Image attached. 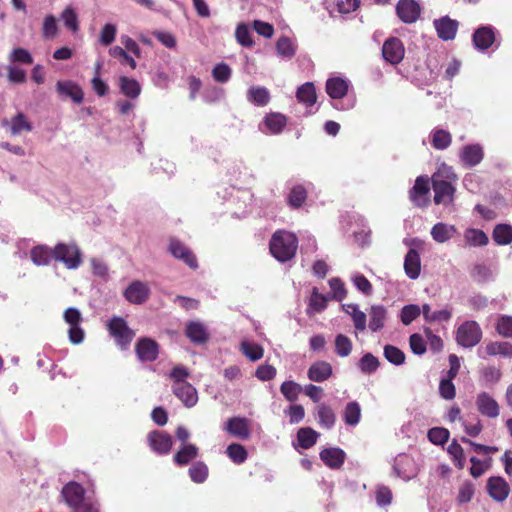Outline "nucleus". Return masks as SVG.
Here are the masks:
<instances>
[{
	"label": "nucleus",
	"mask_w": 512,
	"mask_h": 512,
	"mask_svg": "<svg viewBox=\"0 0 512 512\" xmlns=\"http://www.w3.org/2000/svg\"><path fill=\"white\" fill-rule=\"evenodd\" d=\"M269 249L273 257L279 262H287L291 260L298 249V239L295 234L277 230L271 237Z\"/></svg>",
	"instance_id": "obj_1"
},
{
	"label": "nucleus",
	"mask_w": 512,
	"mask_h": 512,
	"mask_svg": "<svg viewBox=\"0 0 512 512\" xmlns=\"http://www.w3.org/2000/svg\"><path fill=\"white\" fill-rule=\"evenodd\" d=\"M53 259L62 262L67 269H77L82 263V254L75 243H58L53 248Z\"/></svg>",
	"instance_id": "obj_2"
},
{
	"label": "nucleus",
	"mask_w": 512,
	"mask_h": 512,
	"mask_svg": "<svg viewBox=\"0 0 512 512\" xmlns=\"http://www.w3.org/2000/svg\"><path fill=\"white\" fill-rule=\"evenodd\" d=\"M481 339L482 330L476 321H465L456 330V342L464 348L476 346Z\"/></svg>",
	"instance_id": "obj_3"
},
{
	"label": "nucleus",
	"mask_w": 512,
	"mask_h": 512,
	"mask_svg": "<svg viewBox=\"0 0 512 512\" xmlns=\"http://www.w3.org/2000/svg\"><path fill=\"white\" fill-rule=\"evenodd\" d=\"M107 327L110 335L122 349H126L135 336V332L128 327L126 321L121 317H112Z\"/></svg>",
	"instance_id": "obj_4"
},
{
	"label": "nucleus",
	"mask_w": 512,
	"mask_h": 512,
	"mask_svg": "<svg viewBox=\"0 0 512 512\" xmlns=\"http://www.w3.org/2000/svg\"><path fill=\"white\" fill-rule=\"evenodd\" d=\"M65 322L70 326L68 330L69 340L72 344H80L84 340L85 332L80 327L83 318L81 312L74 307L67 308L63 313Z\"/></svg>",
	"instance_id": "obj_5"
},
{
	"label": "nucleus",
	"mask_w": 512,
	"mask_h": 512,
	"mask_svg": "<svg viewBox=\"0 0 512 512\" xmlns=\"http://www.w3.org/2000/svg\"><path fill=\"white\" fill-rule=\"evenodd\" d=\"M430 180L427 176H418L414 186L409 190V199L419 208L427 207L430 203Z\"/></svg>",
	"instance_id": "obj_6"
},
{
	"label": "nucleus",
	"mask_w": 512,
	"mask_h": 512,
	"mask_svg": "<svg viewBox=\"0 0 512 512\" xmlns=\"http://www.w3.org/2000/svg\"><path fill=\"white\" fill-rule=\"evenodd\" d=\"M404 55L405 47L399 38L390 37L384 41L382 56L386 62L391 65H398L403 60Z\"/></svg>",
	"instance_id": "obj_7"
},
{
	"label": "nucleus",
	"mask_w": 512,
	"mask_h": 512,
	"mask_svg": "<svg viewBox=\"0 0 512 512\" xmlns=\"http://www.w3.org/2000/svg\"><path fill=\"white\" fill-rule=\"evenodd\" d=\"M150 448L158 455H166L171 451L172 437L165 431L154 430L147 436Z\"/></svg>",
	"instance_id": "obj_8"
},
{
	"label": "nucleus",
	"mask_w": 512,
	"mask_h": 512,
	"mask_svg": "<svg viewBox=\"0 0 512 512\" xmlns=\"http://www.w3.org/2000/svg\"><path fill=\"white\" fill-rule=\"evenodd\" d=\"M135 353L142 362H153L159 355V345L155 340L143 337L136 342Z\"/></svg>",
	"instance_id": "obj_9"
},
{
	"label": "nucleus",
	"mask_w": 512,
	"mask_h": 512,
	"mask_svg": "<svg viewBox=\"0 0 512 512\" xmlns=\"http://www.w3.org/2000/svg\"><path fill=\"white\" fill-rule=\"evenodd\" d=\"M396 14L406 24L415 23L421 14V7L415 0H399L396 5Z\"/></svg>",
	"instance_id": "obj_10"
},
{
	"label": "nucleus",
	"mask_w": 512,
	"mask_h": 512,
	"mask_svg": "<svg viewBox=\"0 0 512 512\" xmlns=\"http://www.w3.org/2000/svg\"><path fill=\"white\" fill-rule=\"evenodd\" d=\"M123 295L129 303L140 305L149 299L150 289L146 283L136 280L125 289Z\"/></svg>",
	"instance_id": "obj_11"
},
{
	"label": "nucleus",
	"mask_w": 512,
	"mask_h": 512,
	"mask_svg": "<svg viewBox=\"0 0 512 512\" xmlns=\"http://www.w3.org/2000/svg\"><path fill=\"white\" fill-rule=\"evenodd\" d=\"M169 251L176 259L183 261L190 268L196 269L198 267L195 254L181 241L171 239L169 243Z\"/></svg>",
	"instance_id": "obj_12"
},
{
	"label": "nucleus",
	"mask_w": 512,
	"mask_h": 512,
	"mask_svg": "<svg viewBox=\"0 0 512 512\" xmlns=\"http://www.w3.org/2000/svg\"><path fill=\"white\" fill-rule=\"evenodd\" d=\"M434 190L435 204L448 205L453 201L455 187L453 182L443 180H431Z\"/></svg>",
	"instance_id": "obj_13"
},
{
	"label": "nucleus",
	"mask_w": 512,
	"mask_h": 512,
	"mask_svg": "<svg viewBox=\"0 0 512 512\" xmlns=\"http://www.w3.org/2000/svg\"><path fill=\"white\" fill-rule=\"evenodd\" d=\"M186 337L194 344L203 345L210 338L206 325L200 321H188L185 327Z\"/></svg>",
	"instance_id": "obj_14"
},
{
	"label": "nucleus",
	"mask_w": 512,
	"mask_h": 512,
	"mask_svg": "<svg viewBox=\"0 0 512 512\" xmlns=\"http://www.w3.org/2000/svg\"><path fill=\"white\" fill-rule=\"evenodd\" d=\"M476 407L481 415L488 418H497L500 414L498 402L487 392H481L477 395Z\"/></svg>",
	"instance_id": "obj_15"
},
{
	"label": "nucleus",
	"mask_w": 512,
	"mask_h": 512,
	"mask_svg": "<svg viewBox=\"0 0 512 512\" xmlns=\"http://www.w3.org/2000/svg\"><path fill=\"white\" fill-rule=\"evenodd\" d=\"M172 392L188 408L195 406L198 402L197 390L189 382L172 385Z\"/></svg>",
	"instance_id": "obj_16"
},
{
	"label": "nucleus",
	"mask_w": 512,
	"mask_h": 512,
	"mask_svg": "<svg viewBox=\"0 0 512 512\" xmlns=\"http://www.w3.org/2000/svg\"><path fill=\"white\" fill-rule=\"evenodd\" d=\"M225 430L232 436L247 440L251 435L249 420L244 417H231L227 420Z\"/></svg>",
	"instance_id": "obj_17"
},
{
	"label": "nucleus",
	"mask_w": 512,
	"mask_h": 512,
	"mask_svg": "<svg viewBox=\"0 0 512 512\" xmlns=\"http://www.w3.org/2000/svg\"><path fill=\"white\" fill-rule=\"evenodd\" d=\"M487 491L491 498L502 502L508 497L510 487L504 478L493 476L487 480Z\"/></svg>",
	"instance_id": "obj_18"
},
{
	"label": "nucleus",
	"mask_w": 512,
	"mask_h": 512,
	"mask_svg": "<svg viewBox=\"0 0 512 512\" xmlns=\"http://www.w3.org/2000/svg\"><path fill=\"white\" fill-rule=\"evenodd\" d=\"M438 37L443 41L453 40L458 30V22L444 16L440 19H436L433 22Z\"/></svg>",
	"instance_id": "obj_19"
},
{
	"label": "nucleus",
	"mask_w": 512,
	"mask_h": 512,
	"mask_svg": "<svg viewBox=\"0 0 512 512\" xmlns=\"http://www.w3.org/2000/svg\"><path fill=\"white\" fill-rule=\"evenodd\" d=\"M475 47L479 50H487L495 41V31L492 26H481L475 30L472 36Z\"/></svg>",
	"instance_id": "obj_20"
},
{
	"label": "nucleus",
	"mask_w": 512,
	"mask_h": 512,
	"mask_svg": "<svg viewBox=\"0 0 512 512\" xmlns=\"http://www.w3.org/2000/svg\"><path fill=\"white\" fill-rule=\"evenodd\" d=\"M84 495V488L77 482H69L62 489L65 502L73 509L85 500Z\"/></svg>",
	"instance_id": "obj_21"
},
{
	"label": "nucleus",
	"mask_w": 512,
	"mask_h": 512,
	"mask_svg": "<svg viewBox=\"0 0 512 512\" xmlns=\"http://www.w3.org/2000/svg\"><path fill=\"white\" fill-rule=\"evenodd\" d=\"M56 91L65 97L71 98L75 103L80 104L84 99L82 88L73 81H58Z\"/></svg>",
	"instance_id": "obj_22"
},
{
	"label": "nucleus",
	"mask_w": 512,
	"mask_h": 512,
	"mask_svg": "<svg viewBox=\"0 0 512 512\" xmlns=\"http://www.w3.org/2000/svg\"><path fill=\"white\" fill-rule=\"evenodd\" d=\"M320 459L331 469H339L344 464L345 452L340 448H325L320 452Z\"/></svg>",
	"instance_id": "obj_23"
},
{
	"label": "nucleus",
	"mask_w": 512,
	"mask_h": 512,
	"mask_svg": "<svg viewBox=\"0 0 512 512\" xmlns=\"http://www.w3.org/2000/svg\"><path fill=\"white\" fill-rule=\"evenodd\" d=\"M264 132L270 134H280L287 124L285 115L279 112H272L267 114L263 119Z\"/></svg>",
	"instance_id": "obj_24"
},
{
	"label": "nucleus",
	"mask_w": 512,
	"mask_h": 512,
	"mask_svg": "<svg viewBox=\"0 0 512 512\" xmlns=\"http://www.w3.org/2000/svg\"><path fill=\"white\" fill-rule=\"evenodd\" d=\"M483 157V149L478 144L464 146L460 154L461 161L466 167L476 166L483 160Z\"/></svg>",
	"instance_id": "obj_25"
},
{
	"label": "nucleus",
	"mask_w": 512,
	"mask_h": 512,
	"mask_svg": "<svg viewBox=\"0 0 512 512\" xmlns=\"http://www.w3.org/2000/svg\"><path fill=\"white\" fill-rule=\"evenodd\" d=\"M332 366L326 361L314 362L307 371V376L311 381L324 382L332 376Z\"/></svg>",
	"instance_id": "obj_26"
},
{
	"label": "nucleus",
	"mask_w": 512,
	"mask_h": 512,
	"mask_svg": "<svg viewBox=\"0 0 512 512\" xmlns=\"http://www.w3.org/2000/svg\"><path fill=\"white\" fill-rule=\"evenodd\" d=\"M404 270L410 279H417L421 272L420 255L415 249H410L404 259Z\"/></svg>",
	"instance_id": "obj_27"
},
{
	"label": "nucleus",
	"mask_w": 512,
	"mask_h": 512,
	"mask_svg": "<svg viewBox=\"0 0 512 512\" xmlns=\"http://www.w3.org/2000/svg\"><path fill=\"white\" fill-rule=\"evenodd\" d=\"M199 454L195 444H184L174 455L173 461L177 466H185L194 460Z\"/></svg>",
	"instance_id": "obj_28"
},
{
	"label": "nucleus",
	"mask_w": 512,
	"mask_h": 512,
	"mask_svg": "<svg viewBox=\"0 0 512 512\" xmlns=\"http://www.w3.org/2000/svg\"><path fill=\"white\" fill-rule=\"evenodd\" d=\"M326 92L332 99H342L348 92V83L340 78H330L326 82Z\"/></svg>",
	"instance_id": "obj_29"
},
{
	"label": "nucleus",
	"mask_w": 512,
	"mask_h": 512,
	"mask_svg": "<svg viewBox=\"0 0 512 512\" xmlns=\"http://www.w3.org/2000/svg\"><path fill=\"white\" fill-rule=\"evenodd\" d=\"M270 99V93L265 87L252 86L247 91V100L256 106H266L270 102Z\"/></svg>",
	"instance_id": "obj_30"
},
{
	"label": "nucleus",
	"mask_w": 512,
	"mask_h": 512,
	"mask_svg": "<svg viewBox=\"0 0 512 512\" xmlns=\"http://www.w3.org/2000/svg\"><path fill=\"white\" fill-rule=\"evenodd\" d=\"M119 88L122 94L131 99L137 98L141 93L139 82L127 76H121L119 78Z\"/></svg>",
	"instance_id": "obj_31"
},
{
	"label": "nucleus",
	"mask_w": 512,
	"mask_h": 512,
	"mask_svg": "<svg viewBox=\"0 0 512 512\" xmlns=\"http://www.w3.org/2000/svg\"><path fill=\"white\" fill-rule=\"evenodd\" d=\"M456 232L455 227L445 223H437L431 229L432 238L438 243H444L451 239Z\"/></svg>",
	"instance_id": "obj_32"
},
{
	"label": "nucleus",
	"mask_w": 512,
	"mask_h": 512,
	"mask_svg": "<svg viewBox=\"0 0 512 512\" xmlns=\"http://www.w3.org/2000/svg\"><path fill=\"white\" fill-rule=\"evenodd\" d=\"M31 259L38 266L48 265L53 259V249L44 245H38L31 250Z\"/></svg>",
	"instance_id": "obj_33"
},
{
	"label": "nucleus",
	"mask_w": 512,
	"mask_h": 512,
	"mask_svg": "<svg viewBox=\"0 0 512 512\" xmlns=\"http://www.w3.org/2000/svg\"><path fill=\"white\" fill-rule=\"evenodd\" d=\"M307 200V190L303 185H295L291 188L287 203L292 208H300Z\"/></svg>",
	"instance_id": "obj_34"
},
{
	"label": "nucleus",
	"mask_w": 512,
	"mask_h": 512,
	"mask_svg": "<svg viewBox=\"0 0 512 512\" xmlns=\"http://www.w3.org/2000/svg\"><path fill=\"white\" fill-rule=\"evenodd\" d=\"M296 97L299 102L306 104L307 106H312L316 103V89L313 83L306 82L302 86H300L297 90Z\"/></svg>",
	"instance_id": "obj_35"
},
{
	"label": "nucleus",
	"mask_w": 512,
	"mask_h": 512,
	"mask_svg": "<svg viewBox=\"0 0 512 512\" xmlns=\"http://www.w3.org/2000/svg\"><path fill=\"white\" fill-rule=\"evenodd\" d=\"M319 434L310 427L300 428L297 432L298 444L303 449H309L315 445Z\"/></svg>",
	"instance_id": "obj_36"
},
{
	"label": "nucleus",
	"mask_w": 512,
	"mask_h": 512,
	"mask_svg": "<svg viewBox=\"0 0 512 512\" xmlns=\"http://www.w3.org/2000/svg\"><path fill=\"white\" fill-rule=\"evenodd\" d=\"M485 352L489 356L501 355L503 357H512V344L509 342H489L485 346Z\"/></svg>",
	"instance_id": "obj_37"
},
{
	"label": "nucleus",
	"mask_w": 512,
	"mask_h": 512,
	"mask_svg": "<svg viewBox=\"0 0 512 512\" xmlns=\"http://www.w3.org/2000/svg\"><path fill=\"white\" fill-rule=\"evenodd\" d=\"M386 320V309L383 306H372L370 310L369 328L378 331L384 327Z\"/></svg>",
	"instance_id": "obj_38"
},
{
	"label": "nucleus",
	"mask_w": 512,
	"mask_h": 512,
	"mask_svg": "<svg viewBox=\"0 0 512 512\" xmlns=\"http://www.w3.org/2000/svg\"><path fill=\"white\" fill-rule=\"evenodd\" d=\"M493 240L498 245H508L512 242V226L508 224H498L492 233Z\"/></svg>",
	"instance_id": "obj_39"
},
{
	"label": "nucleus",
	"mask_w": 512,
	"mask_h": 512,
	"mask_svg": "<svg viewBox=\"0 0 512 512\" xmlns=\"http://www.w3.org/2000/svg\"><path fill=\"white\" fill-rule=\"evenodd\" d=\"M361 417V408L356 401L349 402L343 413L344 422L347 425L355 426L359 423Z\"/></svg>",
	"instance_id": "obj_40"
},
{
	"label": "nucleus",
	"mask_w": 512,
	"mask_h": 512,
	"mask_svg": "<svg viewBox=\"0 0 512 512\" xmlns=\"http://www.w3.org/2000/svg\"><path fill=\"white\" fill-rule=\"evenodd\" d=\"M276 50L279 56L290 59L296 53V45L289 37L282 36L276 42Z\"/></svg>",
	"instance_id": "obj_41"
},
{
	"label": "nucleus",
	"mask_w": 512,
	"mask_h": 512,
	"mask_svg": "<svg viewBox=\"0 0 512 512\" xmlns=\"http://www.w3.org/2000/svg\"><path fill=\"white\" fill-rule=\"evenodd\" d=\"M326 307H327L326 296L319 293L317 288H313L310 299H309L307 314H310L311 311L320 313L323 310H325Z\"/></svg>",
	"instance_id": "obj_42"
},
{
	"label": "nucleus",
	"mask_w": 512,
	"mask_h": 512,
	"mask_svg": "<svg viewBox=\"0 0 512 512\" xmlns=\"http://www.w3.org/2000/svg\"><path fill=\"white\" fill-rule=\"evenodd\" d=\"M452 142L451 134L444 129H436L432 133V146L437 150H444Z\"/></svg>",
	"instance_id": "obj_43"
},
{
	"label": "nucleus",
	"mask_w": 512,
	"mask_h": 512,
	"mask_svg": "<svg viewBox=\"0 0 512 512\" xmlns=\"http://www.w3.org/2000/svg\"><path fill=\"white\" fill-rule=\"evenodd\" d=\"M447 451L451 456L454 465L459 470H462L465 467V454L462 446L456 440H453L448 446Z\"/></svg>",
	"instance_id": "obj_44"
},
{
	"label": "nucleus",
	"mask_w": 512,
	"mask_h": 512,
	"mask_svg": "<svg viewBox=\"0 0 512 512\" xmlns=\"http://www.w3.org/2000/svg\"><path fill=\"white\" fill-rule=\"evenodd\" d=\"M380 366V362L377 357H375L372 353L364 354L359 362L358 367L364 374H372L374 373Z\"/></svg>",
	"instance_id": "obj_45"
},
{
	"label": "nucleus",
	"mask_w": 512,
	"mask_h": 512,
	"mask_svg": "<svg viewBox=\"0 0 512 512\" xmlns=\"http://www.w3.org/2000/svg\"><path fill=\"white\" fill-rule=\"evenodd\" d=\"M188 473L193 482L200 484L208 477V467L204 462L198 461L192 464Z\"/></svg>",
	"instance_id": "obj_46"
},
{
	"label": "nucleus",
	"mask_w": 512,
	"mask_h": 512,
	"mask_svg": "<svg viewBox=\"0 0 512 512\" xmlns=\"http://www.w3.org/2000/svg\"><path fill=\"white\" fill-rule=\"evenodd\" d=\"M464 237L470 246H485L489 241L487 235L482 230L473 228L467 229Z\"/></svg>",
	"instance_id": "obj_47"
},
{
	"label": "nucleus",
	"mask_w": 512,
	"mask_h": 512,
	"mask_svg": "<svg viewBox=\"0 0 512 512\" xmlns=\"http://www.w3.org/2000/svg\"><path fill=\"white\" fill-rule=\"evenodd\" d=\"M226 454L235 464L244 463L248 456L245 447L238 443H231L226 449Z\"/></svg>",
	"instance_id": "obj_48"
},
{
	"label": "nucleus",
	"mask_w": 512,
	"mask_h": 512,
	"mask_svg": "<svg viewBox=\"0 0 512 512\" xmlns=\"http://www.w3.org/2000/svg\"><path fill=\"white\" fill-rule=\"evenodd\" d=\"M32 130L31 123L27 120L26 116L19 112L11 120V133L12 135L20 134L22 131L30 132Z\"/></svg>",
	"instance_id": "obj_49"
},
{
	"label": "nucleus",
	"mask_w": 512,
	"mask_h": 512,
	"mask_svg": "<svg viewBox=\"0 0 512 512\" xmlns=\"http://www.w3.org/2000/svg\"><path fill=\"white\" fill-rule=\"evenodd\" d=\"M384 357L388 362L397 366L402 365L406 359L404 352L393 345H386L384 347Z\"/></svg>",
	"instance_id": "obj_50"
},
{
	"label": "nucleus",
	"mask_w": 512,
	"mask_h": 512,
	"mask_svg": "<svg viewBox=\"0 0 512 512\" xmlns=\"http://www.w3.org/2000/svg\"><path fill=\"white\" fill-rule=\"evenodd\" d=\"M335 353L340 357H347L352 351V341L344 334L335 337Z\"/></svg>",
	"instance_id": "obj_51"
},
{
	"label": "nucleus",
	"mask_w": 512,
	"mask_h": 512,
	"mask_svg": "<svg viewBox=\"0 0 512 512\" xmlns=\"http://www.w3.org/2000/svg\"><path fill=\"white\" fill-rule=\"evenodd\" d=\"M280 391L288 401L293 402L298 398L302 387L294 381H284L281 384Z\"/></svg>",
	"instance_id": "obj_52"
},
{
	"label": "nucleus",
	"mask_w": 512,
	"mask_h": 512,
	"mask_svg": "<svg viewBox=\"0 0 512 512\" xmlns=\"http://www.w3.org/2000/svg\"><path fill=\"white\" fill-rule=\"evenodd\" d=\"M318 417L320 425L328 429L334 425L336 420L333 410L325 404L318 406Z\"/></svg>",
	"instance_id": "obj_53"
},
{
	"label": "nucleus",
	"mask_w": 512,
	"mask_h": 512,
	"mask_svg": "<svg viewBox=\"0 0 512 512\" xmlns=\"http://www.w3.org/2000/svg\"><path fill=\"white\" fill-rule=\"evenodd\" d=\"M491 458L485 460V461H482L480 459H478L477 457L475 456H472L470 458V462L472 464L469 472L471 474V476L473 478H479L480 476H482L491 466Z\"/></svg>",
	"instance_id": "obj_54"
},
{
	"label": "nucleus",
	"mask_w": 512,
	"mask_h": 512,
	"mask_svg": "<svg viewBox=\"0 0 512 512\" xmlns=\"http://www.w3.org/2000/svg\"><path fill=\"white\" fill-rule=\"evenodd\" d=\"M428 439L435 445L445 444L450 436L448 429L443 427H433L428 431Z\"/></svg>",
	"instance_id": "obj_55"
},
{
	"label": "nucleus",
	"mask_w": 512,
	"mask_h": 512,
	"mask_svg": "<svg viewBox=\"0 0 512 512\" xmlns=\"http://www.w3.org/2000/svg\"><path fill=\"white\" fill-rule=\"evenodd\" d=\"M421 314V309L416 304L405 305L400 314L401 322L404 325L411 324Z\"/></svg>",
	"instance_id": "obj_56"
},
{
	"label": "nucleus",
	"mask_w": 512,
	"mask_h": 512,
	"mask_svg": "<svg viewBox=\"0 0 512 512\" xmlns=\"http://www.w3.org/2000/svg\"><path fill=\"white\" fill-rule=\"evenodd\" d=\"M61 19L63 20L67 29L71 30L72 32H77L79 30L78 17L73 8H65L61 14Z\"/></svg>",
	"instance_id": "obj_57"
},
{
	"label": "nucleus",
	"mask_w": 512,
	"mask_h": 512,
	"mask_svg": "<svg viewBox=\"0 0 512 512\" xmlns=\"http://www.w3.org/2000/svg\"><path fill=\"white\" fill-rule=\"evenodd\" d=\"M110 56L117 58L122 65H129L132 69L136 68L135 60L129 56L125 49L120 46H114L109 49Z\"/></svg>",
	"instance_id": "obj_58"
},
{
	"label": "nucleus",
	"mask_w": 512,
	"mask_h": 512,
	"mask_svg": "<svg viewBox=\"0 0 512 512\" xmlns=\"http://www.w3.org/2000/svg\"><path fill=\"white\" fill-rule=\"evenodd\" d=\"M117 28L114 24L107 23L103 26L99 36V42L103 46L112 44L116 37Z\"/></svg>",
	"instance_id": "obj_59"
},
{
	"label": "nucleus",
	"mask_w": 512,
	"mask_h": 512,
	"mask_svg": "<svg viewBox=\"0 0 512 512\" xmlns=\"http://www.w3.org/2000/svg\"><path fill=\"white\" fill-rule=\"evenodd\" d=\"M431 180H443L454 183L457 181V175L454 173L452 167L446 164H442L439 166L437 171L432 175Z\"/></svg>",
	"instance_id": "obj_60"
},
{
	"label": "nucleus",
	"mask_w": 512,
	"mask_h": 512,
	"mask_svg": "<svg viewBox=\"0 0 512 512\" xmlns=\"http://www.w3.org/2000/svg\"><path fill=\"white\" fill-rule=\"evenodd\" d=\"M241 347L244 355L251 361H257L263 357V348L257 344L243 342Z\"/></svg>",
	"instance_id": "obj_61"
},
{
	"label": "nucleus",
	"mask_w": 512,
	"mask_h": 512,
	"mask_svg": "<svg viewBox=\"0 0 512 512\" xmlns=\"http://www.w3.org/2000/svg\"><path fill=\"white\" fill-rule=\"evenodd\" d=\"M502 372L495 366H486L481 370V377L486 384H496L500 381Z\"/></svg>",
	"instance_id": "obj_62"
},
{
	"label": "nucleus",
	"mask_w": 512,
	"mask_h": 512,
	"mask_svg": "<svg viewBox=\"0 0 512 512\" xmlns=\"http://www.w3.org/2000/svg\"><path fill=\"white\" fill-rule=\"evenodd\" d=\"M212 76L219 83H226L231 77V69L225 63L217 64L212 70Z\"/></svg>",
	"instance_id": "obj_63"
},
{
	"label": "nucleus",
	"mask_w": 512,
	"mask_h": 512,
	"mask_svg": "<svg viewBox=\"0 0 512 512\" xmlns=\"http://www.w3.org/2000/svg\"><path fill=\"white\" fill-rule=\"evenodd\" d=\"M497 332L507 338H512V316H502L496 324Z\"/></svg>",
	"instance_id": "obj_64"
}]
</instances>
